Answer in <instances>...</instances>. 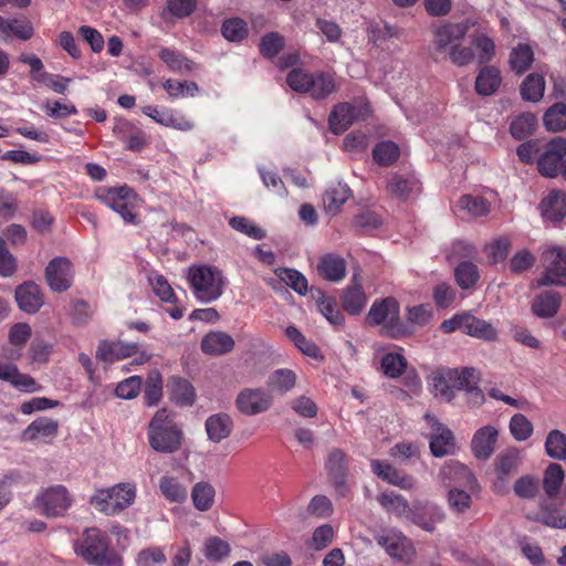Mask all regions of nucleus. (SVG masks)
Here are the masks:
<instances>
[{
	"label": "nucleus",
	"instance_id": "nucleus-9",
	"mask_svg": "<svg viewBox=\"0 0 566 566\" xmlns=\"http://www.w3.org/2000/svg\"><path fill=\"white\" fill-rule=\"evenodd\" d=\"M73 503L72 495L64 485L57 484L43 490L36 496V505L46 517L63 516Z\"/></svg>",
	"mask_w": 566,
	"mask_h": 566
},
{
	"label": "nucleus",
	"instance_id": "nucleus-42",
	"mask_svg": "<svg viewBox=\"0 0 566 566\" xmlns=\"http://www.w3.org/2000/svg\"><path fill=\"white\" fill-rule=\"evenodd\" d=\"M378 503L389 513L398 517H409L411 509L408 501L400 494L384 492L377 497Z\"/></svg>",
	"mask_w": 566,
	"mask_h": 566
},
{
	"label": "nucleus",
	"instance_id": "nucleus-12",
	"mask_svg": "<svg viewBox=\"0 0 566 566\" xmlns=\"http://www.w3.org/2000/svg\"><path fill=\"white\" fill-rule=\"evenodd\" d=\"M45 279L53 292L67 291L73 283V265L67 258L56 256L45 268Z\"/></svg>",
	"mask_w": 566,
	"mask_h": 566
},
{
	"label": "nucleus",
	"instance_id": "nucleus-47",
	"mask_svg": "<svg viewBox=\"0 0 566 566\" xmlns=\"http://www.w3.org/2000/svg\"><path fill=\"white\" fill-rule=\"evenodd\" d=\"M536 124L534 114L523 113L512 120L510 132L514 138L524 139L534 133Z\"/></svg>",
	"mask_w": 566,
	"mask_h": 566
},
{
	"label": "nucleus",
	"instance_id": "nucleus-7",
	"mask_svg": "<svg viewBox=\"0 0 566 566\" xmlns=\"http://www.w3.org/2000/svg\"><path fill=\"white\" fill-rule=\"evenodd\" d=\"M542 262L544 273L532 284L533 287L548 285L566 286V249L553 247L546 250L543 252Z\"/></svg>",
	"mask_w": 566,
	"mask_h": 566
},
{
	"label": "nucleus",
	"instance_id": "nucleus-15",
	"mask_svg": "<svg viewBox=\"0 0 566 566\" xmlns=\"http://www.w3.org/2000/svg\"><path fill=\"white\" fill-rule=\"evenodd\" d=\"M499 430L491 424L484 426L475 431L471 440V450L479 460H488L495 450Z\"/></svg>",
	"mask_w": 566,
	"mask_h": 566
},
{
	"label": "nucleus",
	"instance_id": "nucleus-13",
	"mask_svg": "<svg viewBox=\"0 0 566 566\" xmlns=\"http://www.w3.org/2000/svg\"><path fill=\"white\" fill-rule=\"evenodd\" d=\"M272 401V396L264 389L245 388L238 394L235 405L243 415L253 416L266 411Z\"/></svg>",
	"mask_w": 566,
	"mask_h": 566
},
{
	"label": "nucleus",
	"instance_id": "nucleus-25",
	"mask_svg": "<svg viewBox=\"0 0 566 566\" xmlns=\"http://www.w3.org/2000/svg\"><path fill=\"white\" fill-rule=\"evenodd\" d=\"M462 333L482 339L484 342H494L497 338L496 328L490 323L470 313H464Z\"/></svg>",
	"mask_w": 566,
	"mask_h": 566
},
{
	"label": "nucleus",
	"instance_id": "nucleus-4",
	"mask_svg": "<svg viewBox=\"0 0 566 566\" xmlns=\"http://www.w3.org/2000/svg\"><path fill=\"white\" fill-rule=\"evenodd\" d=\"M289 86L297 93H308L315 99H324L336 91L334 77L324 72L308 73L293 69L286 77Z\"/></svg>",
	"mask_w": 566,
	"mask_h": 566
},
{
	"label": "nucleus",
	"instance_id": "nucleus-45",
	"mask_svg": "<svg viewBox=\"0 0 566 566\" xmlns=\"http://www.w3.org/2000/svg\"><path fill=\"white\" fill-rule=\"evenodd\" d=\"M159 489L169 502L181 503L187 499V489L176 478L163 476L159 481Z\"/></svg>",
	"mask_w": 566,
	"mask_h": 566
},
{
	"label": "nucleus",
	"instance_id": "nucleus-62",
	"mask_svg": "<svg viewBox=\"0 0 566 566\" xmlns=\"http://www.w3.org/2000/svg\"><path fill=\"white\" fill-rule=\"evenodd\" d=\"M229 224L235 231L241 232L254 240H261L265 237V231L251 222L245 217H233L230 219Z\"/></svg>",
	"mask_w": 566,
	"mask_h": 566
},
{
	"label": "nucleus",
	"instance_id": "nucleus-10",
	"mask_svg": "<svg viewBox=\"0 0 566 566\" xmlns=\"http://www.w3.org/2000/svg\"><path fill=\"white\" fill-rule=\"evenodd\" d=\"M368 111V105L363 101L339 103L329 115V129L336 135L342 134L347 130L354 122L365 118Z\"/></svg>",
	"mask_w": 566,
	"mask_h": 566
},
{
	"label": "nucleus",
	"instance_id": "nucleus-3",
	"mask_svg": "<svg viewBox=\"0 0 566 566\" xmlns=\"http://www.w3.org/2000/svg\"><path fill=\"white\" fill-rule=\"evenodd\" d=\"M369 325L382 326L381 333L391 338L406 335L407 329L400 321L399 303L395 297L376 300L366 316Z\"/></svg>",
	"mask_w": 566,
	"mask_h": 566
},
{
	"label": "nucleus",
	"instance_id": "nucleus-44",
	"mask_svg": "<svg viewBox=\"0 0 566 566\" xmlns=\"http://www.w3.org/2000/svg\"><path fill=\"white\" fill-rule=\"evenodd\" d=\"M546 454L558 461L566 460V434L558 429L548 432L545 440Z\"/></svg>",
	"mask_w": 566,
	"mask_h": 566
},
{
	"label": "nucleus",
	"instance_id": "nucleus-2",
	"mask_svg": "<svg viewBox=\"0 0 566 566\" xmlns=\"http://www.w3.org/2000/svg\"><path fill=\"white\" fill-rule=\"evenodd\" d=\"M147 437L155 451L174 453L180 449L184 433L167 410L161 409L150 420Z\"/></svg>",
	"mask_w": 566,
	"mask_h": 566
},
{
	"label": "nucleus",
	"instance_id": "nucleus-50",
	"mask_svg": "<svg viewBox=\"0 0 566 566\" xmlns=\"http://www.w3.org/2000/svg\"><path fill=\"white\" fill-rule=\"evenodd\" d=\"M285 39L279 32H269L264 34L259 44L260 53L269 59H274L284 48Z\"/></svg>",
	"mask_w": 566,
	"mask_h": 566
},
{
	"label": "nucleus",
	"instance_id": "nucleus-55",
	"mask_svg": "<svg viewBox=\"0 0 566 566\" xmlns=\"http://www.w3.org/2000/svg\"><path fill=\"white\" fill-rule=\"evenodd\" d=\"M205 556L208 560L220 562L230 553V545L227 541L212 536L205 542Z\"/></svg>",
	"mask_w": 566,
	"mask_h": 566
},
{
	"label": "nucleus",
	"instance_id": "nucleus-35",
	"mask_svg": "<svg viewBox=\"0 0 566 566\" xmlns=\"http://www.w3.org/2000/svg\"><path fill=\"white\" fill-rule=\"evenodd\" d=\"M134 191L129 187L99 189L96 198L114 211L123 208V206L134 198Z\"/></svg>",
	"mask_w": 566,
	"mask_h": 566
},
{
	"label": "nucleus",
	"instance_id": "nucleus-36",
	"mask_svg": "<svg viewBox=\"0 0 566 566\" xmlns=\"http://www.w3.org/2000/svg\"><path fill=\"white\" fill-rule=\"evenodd\" d=\"M501 82V74L496 67L484 66L476 76L475 90L478 94L488 96L499 88Z\"/></svg>",
	"mask_w": 566,
	"mask_h": 566
},
{
	"label": "nucleus",
	"instance_id": "nucleus-48",
	"mask_svg": "<svg viewBox=\"0 0 566 566\" xmlns=\"http://www.w3.org/2000/svg\"><path fill=\"white\" fill-rule=\"evenodd\" d=\"M216 491L213 486L207 482H198L191 491L193 505L199 511H208L214 500Z\"/></svg>",
	"mask_w": 566,
	"mask_h": 566
},
{
	"label": "nucleus",
	"instance_id": "nucleus-18",
	"mask_svg": "<svg viewBox=\"0 0 566 566\" xmlns=\"http://www.w3.org/2000/svg\"><path fill=\"white\" fill-rule=\"evenodd\" d=\"M454 369V381L457 385V390H464L474 403H482L484 400V395L479 388L480 373L478 369L474 367H462Z\"/></svg>",
	"mask_w": 566,
	"mask_h": 566
},
{
	"label": "nucleus",
	"instance_id": "nucleus-32",
	"mask_svg": "<svg viewBox=\"0 0 566 566\" xmlns=\"http://www.w3.org/2000/svg\"><path fill=\"white\" fill-rule=\"evenodd\" d=\"M57 421L41 417L33 420L23 431L22 437L24 440L33 441L40 438H53L57 433Z\"/></svg>",
	"mask_w": 566,
	"mask_h": 566
},
{
	"label": "nucleus",
	"instance_id": "nucleus-5",
	"mask_svg": "<svg viewBox=\"0 0 566 566\" xmlns=\"http://www.w3.org/2000/svg\"><path fill=\"white\" fill-rule=\"evenodd\" d=\"M188 277L196 297L201 302L210 303L223 293L224 277L214 266H192L189 269Z\"/></svg>",
	"mask_w": 566,
	"mask_h": 566
},
{
	"label": "nucleus",
	"instance_id": "nucleus-41",
	"mask_svg": "<svg viewBox=\"0 0 566 566\" xmlns=\"http://www.w3.org/2000/svg\"><path fill=\"white\" fill-rule=\"evenodd\" d=\"M350 189L346 184L337 182L331 186L324 193L323 202L325 209L331 213H336L339 208L348 200Z\"/></svg>",
	"mask_w": 566,
	"mask_h": 566
},
{
	"label": "nucleus",
	"instance_id": "nucleus-14",
	"mask_svg": "<svg viewBox=\"0 0 566 566\" xmlns=\"http://www.w3.org/2000/svg\"><path fill=\"white\" fill-rule=\"evenodd\" d=\"M424 419L432 430L430 439L431 453L437 458L452 453L454 450V438L451 430L430 413H426Z\"/></svg>",
	"mask_w": 566,
	"mask_h": 566
},
{
	"label": "nucleus",
	"instance_id": "nucleus-38",
	"mask_svg": "<svg viewBox=\"0 0 566 566\" xmlns=\"http://www.w3.org/2000/svg\"><path fill=\"white\" fill-rule=\"evenodd\" d=\"M534 62V53L530 45L518 43L510 53V66L516 74L528 71Z\"/></svg>",
	"mask_w": 566,
	"mask_h": 566
},
{
	"label": "nucleus",
	"instance_id": "nucleus-60",
	"mask_svg": "<svg viewBox=\"0 0 566 566\" xmlns=\"http://www.w3.org/2000/svg\"><path fill=\"white\" fill-rule=\"evenodd\" d=\"M406 365V358L400 354L389 353L381 359V369L384 374L390 378L400 376L403 373Z\"/></svg>",
	"mask_w": 566,
	"mask_h": 566
},
{
	"label": "nucleus",
	"instance_id": "nucleus-37",
	"mask_svg": "<svg viewBox=\"0 0 566 566\" xmlns=\"http://www.w3.org/2000/svg\"><path fill=\"white\" fill-rule=\"evenodd\" d=\"M545 92L544 76L538 73L528 74L520 86V93L524 101L536 103L541 101Z\"/></svg>",
	"mask_w": 566,
	"mask_h": 566
},
{
	"label": "nucleus",
	"instance_id": "nucleus-49",
	"mask_svg": "<svg viewBox=\"0 0 566 566\" xmlns=\"http://www.w3.org/2000/svg\"><path fill=\"white\" fill-rule=\"evenodd\" d=\"M454 275L458 285L463 290L473 287L480 277L478 266L470 261L461 262L455 268Z\"/></svg>",
	"mask_w": 566,
	"mask_h": 566
},
{
	"label": "nucleus",
	"instance_id": "nucleus-58",
	"mask_svg": "<svg viewBox=\"0 0 566 566\" xmlns=\"http://www.w3.org/2000/svg\"><path fill=\"white\" fill-rule=\"evenodd\" d=\"M223 36L231 42H239L248 35L247 23L240 18L229 19L222 24Z\"/></svg>",
	"mask_w": 566,
	"mask_h": 566
},
{
	"label": "nucleus",
	"instance_id": "nucleus-23",
	"mask_svg": "<svg viewBox=\"0 0 566 566\" xmlns=\"http://www.w3.org/2000/svg\"><path fill=\"white\" fill-rule=\"evenodd\" d=\"M407 518L422 530L432 532L436 525L444 520V512L437 505L426 504L422 507L411 510Z\"/></svg>",
	"mask_w": 566,
	"mask_h": 566
},
{
	"label": "nucleus",
	"instance_id": "nucleus-29",
	"mask_svg": "<svg viewBox=\"0 0 566 566\" xmlns=\"http://www.w3.org/2000/svg\"><path fill=\"white\" fill-rule=\"evenodd\" d=\"M317 272L319 276L327 281L338 282L346 275V262L342 256L326 254L321 258Z\"/></svg>",
	"mask_w": 566,
	"mask_h": 566
},
{
	"label": "nucleus",
	"instance_id": "nucleus-30",
	"mask_svg": "<svg viewBox=\"0 0 566 566\" xmlns=\"http://www.w3.org/2000/svg\"><path fill=\"white\" fill-rule=\"evenodd\" d=\"M562 296L554 291H545L538 294L533 304L532 312L544 318H549L556 315L560 306Z\"/></svg>",
	"mask_w": 566,
	"mask_h": 566
},
{
	"label": "nucleus",
	"instance_id": "nucleus-46",
	"mask_svg": "<svg viewBox=\"0 0 566 566\" xmlns=\"http://www.w3.org/2000/svg\"><path fill=\"white\" fill-rule=\"evenodd\" d=\"M543 122L551 132L566 129V104L555 103L544 114Z\"/></svg>",
	"mask_w": 566,
	"mask_h": 566
},
{
	"label": "nucleus",
	"instance_id": "nucleus-26",
	"mask_svg": "<svg viewBox=\"0 0 566 566\" xmlns=\"http://www.w3.org/2000/svg\"><path fill=\"white\" fill-rule=\"evenodd\" d=\"M440 475L444 480L453 482V488L464 486L473 489L476 480L471 470L459 462H449L440 471Z\"/></svg>",
	"mask_w": 566,
	"mask_h": 566
},
{
	"label": "nucleus",
	"instance_id": "nucleus-54",
	"mask_svg": "<svg viewBox=\"0 0 566 566\" xmlns=\"http://www.w3.org/2000/svg\"><path fill=\"white\" fill-rule=\"evenodd\" d=\"M459 207L472 217H483L490 212V203L479 196H462L459 200Z\"/></svg>",
	"mask_w": 566,
	"mask_h": 566
},
{
	"label": "nucleus",
	"instance_id": "nucleus-64",
	"mask_svg": "<svg viewBox=\"0 0 566 566\" xmlns=\"http://www.w3.org/2000/svg\"><path fill=\"white\" fill-rule=\"evenodd\" d=\"M448 504L457 513H463L471 506V495L459 488H451L448 493Z\"/></svg>",
	"mask_w": 566,
	"mask_h": 566
},
{
	"label": "nucleus",
	"instance_id": "nucleus-24",
	"mask_svg": "<svg viewBox=\"0 0 566 566\" xmlns=\"http://www.w3.org/2000/svg\"><path fill=\"white\" fill-rule=\"evenodd\" d=\"M387 190L392 197L399 200H407L412 195L419 192L420 185L413 175L395 174L387 184Z\"/></svg>",
	"mask_w": 566,
	"mask_h": 566
},
{
	"label": "nucleus",
	"instance_id": "nucleus-27",
	"mask_svg": "<svg viewBox=\"0 0 566 566\" xmlns=\"http://www.w3.org/2000/svg\"><path fill=\"white\" fill-rule=\"evenodd\" d=\"M234 347V339L229 334L217 331L208 333L201 340V349L208 355H224Z\"/></svg>",
	"mask_w": 566,
	"mask_h": 566
},
{
	"label": "nucleus",
	"instance_id": "nucleus-59",
	"mask_svg": "<svg viewBox=\"0 0 566 566\" xmlns=\"http://www.w3.org/2000/svg\"><path fill=\"white\" fill-rule=\"evenodd\" d=\"M163 86L171 98L195 96L199 91L197 83L188 81L174 82L172 80H167Z\"/></svg>",
	"mask_w": 566,
	"mask_h": 566
},
{
	"label": "nucleus",
	"instance_id": "nucleus-31",
	"mask_svg": "<svg viewBox=\"0 0 566 566\" xmlns=\"http://www.w3.org/2000/svg\"><path fill=\"white\" fill-rule=\"evenodd\" d=\"M170 398L180 406H191L196 399L192 385L180 377H171L167 384Z\"/></svg>",
	"mask_w": 566,
	"mask_h": 566
},
{
	"label": "nucleus",
	"instance_id": "nucleus-17",
	"mask_svg": "<svg viewBox=\"0 0 566 566\" xmlns=\"http://www.w3.org/2000/svg\"><path fill=\"white\" fill-rule=\"evenodd\" d=\"M14 297L19 308L28 314L36 313L44 304L43 294L34 282H24L17 286Z\"/></svg>",
	"mask_w": 566,
	"mask_h": 566
},
{
	"label": "nucleus",
	"instance_id": "nucleus-51",
	"mask_svg": "<svg viewBox=\"0 0 566 566\" xmlns=\"http://www.w3.org/2000/svg\"><path fill=\"white\" fill-rule=\"evenodd\" d=\"M163 396V379L157 369L148 373L145 386L144 398L148 406H154L159 402Z\"/></svg>",
	"mask_w": 566,
	"mask_h": 566
},
{
	"label": "nucleus",
	"instance_id": "nucleus-16",
	"mask_svg": "<svg viewBox=\"0 0 566 566\" xmlns=\"http://www.w3.org/2000/svg\"><path fill=\"white\" fill-rule=\"evenodd\" d=\"M370 468L373 473L379 479L402 490H410L415 485L412 476L406 474L401 470H398L388 462L375 459L370 461Z\"/></svg>",
	"mask_w": 566,
	"mask_h": 566
},
{
	"label": "nucleus",
	"instance_id": "nucleus-21",
	"mask_svg": "<svg viewBox=\"0 0 566 566\" xmlns=\"http://www.w3.org/2000/svg\"><path fill=\"white\" fill-rule=\"evenodd\" d=\"M455 369L449 367L438 368L431 374L433 395L446 401L455 397L457 385L454 381Z\"/></svg>",
	"mask_w": 566,
	"mask_h": 566
},
{
	"label": "nucleus",
	"instance_id": "nucleus-11",
	"mask_svg": "<svg viewBox=\"0 0 566 566\" xmlns=\"http://www.w3.org/2000/svg\"><path fill=\"white\" fill-rule=\"evenodd\" d=\"M566 156V138L557 137L551 140L545 151L537 159L538 171L549 178L563 174Z\"/></svg>",
	"mask_w": 566,
	"mask_h": 566
},
{
	"label": "nucleus",
	"instance_id": "nucleus-34",
	"mask_svg": "<svg viewBox=\"0 0 566 566\" xmlns=\"http://www.w3.org/2000/svg\"><path fill=\"white\" fill-rule=\"evenodd\" d=\"M543 214L552 221H559L566 216V193L553 190L542 201Z\"/></svg>",
	"mask_w": 566,
	"mask_h": 566
},
{
	"label": "nucleus",
	"instance_id": "nucleus-28",
	"mask_svg": "<svg viewBox=\"0 0 566 566\" xmlns=\"http://www.w3.org/2000/svg\"><path fill=\"white\" fill-rule=\"evenodd\" d=\"M205 427L209 440L218 443L231 434L233 421L227 413H216L208 417Z\"/></svg>",
	"mask_w": 566,
	"mask_h": 566
},
{
	"label": "nucleus",
	"instance_id": "nucleus-19",
	"mask_svg": "<svg viewBox=\"0 0 566 566\" xmlns=\"http://www.w3.org/2000/svg\"><path fill=\"white\" fill-rule=\"evenodd\" d=\"M378 545L394 558L407 562L411 558L413 549L409 539L398 532H389L377 538Z\"/></svg>",
	"mask_w": 566,
	"mask_h": 566
},
{
	"label": "nucleus",
	"instance_id": "nucleus-1",
	"mask_svg": "<svg viewBox=\"0 0 566 566\" xmlns=\"http://www.w3.org/2000/svg\"><path fill=\"white\" fill-rule=\"evenodd\" d=\"M469 31L467 23H446L434 32L433 44L436 50L448 56L458 66H464L474 59L471 48L463 46L462 41Z\"/></svg>",
	"mask_w": 566,
	"mask_h": 566
},
{
	"label": "nucleus",
	"instance_id": "nucleus-6",
	"mask_svg": "<svg viewBox=\"0 0 566 566\" xmlns=\"http://www.w3.org/2000/svg\"><path fill=\"white\" fill-rule=\"evenodd\" d=\"M75 553L87 563L97 566H115L120 559L109 554L107 536L97 528L86 530L80 543L74 545Z\"/></svg>",
	"mask_w": 566,
	"mask_h": 566
},
{
	"label": "nucleus",
	"instance_id": "nucleus-53",
	"mask_svg": "<svg viewBox=\"0 0 566 566\" xmlns=\"http://www.w3.org/2000/svg\"><path fill=\"white\" fill-rule=\"evenodd\" d=\"M399 155L400 150L398 145L388 140L378 143L373 150L375 161L381 166L394 164Z\"/></svg>",
	"mask_w": 566,
	"mask_h": 566
},
{
	"label": "nucleus",
	"instance_id": "nucleus-20",
	"mask_svg": "<svg viewBox=\"0 0 566 566\" xmlns=\"http://www.w3.org/2000/svg\"><path fill=\"white\" fill-rule=\"evenodd\" d=\"M325 468L328 471L338 493L344 496L347 491V461L345 452L340 449H333L327 457Z\"/></svg>",
	"mask_w": 566,
	"mask_h": 566
},
{
	"label": "nucleus",
	"instance_id": "nucleus-57",
	"mask_svg": "<svg viewBox=\"0 0 566 566\" xmlns=\"http://www.w3.org/2000/svg\"><path fill=\"white\" fill-rule=\"evenodd\" d=\"M510 431L515 440L525 441L533 433V424L524 415L515 413L510 420Z\"/></svg>",
	"mask_w": 566,
	"mask_h": 566
},
{
	"label": "nucleus",
	"instance_id": "nucleus-33",
	"mask_svg": "<svg viewBox=\"0 0 566 566\" xmlns=\"http://www.w3.org/2000/svg\"><path fill=\"white\" fill-rule=\"evenodd\" d=\"M106 490L112 494L115 515L129 507L136 497V488L133 483H118Z\"/></svg>",
	"mask_w": 566,
	"mask_h": 566
},
{
	"label": "nucleus",
	"instance_id": "nucleus-22",
	"mask_svg": "<svg viewBox=\"0 0 566 566\" xmlns=\"http://www.w3.org/2000/svg\"><path fill=\"white\" fill-rule=\"evenodd\" d=\"M137 352L135 344H124L122 342L102 340L96 350V358L105 363H114L129 357Z\"/></svg>",
	"mask_w": 566,
	"mask_h": 566
},
{
	"label": "nucleus",
	"instance_id": "nucleus-61",
	"mask_svg": "<svg viewBox=\"0 0 566 566\" xmlns=\"http://www.w3.org/2000/svg\"><path fill=\"white\" fill-rule=\"evenodd\" d=\"M285 334L303 354L310 357L317 356L318 347L308 340L295 326H289Z\"/></svg>",
	"mask_w": 566,
	"mask_h": 566
},
{
	"label": "nucleus",
	"instance_id": "nucleus-40",
	"mask_svg": "<svg viewBox=\"0 0 566 566\" xmlns=\"http://www.w3.org/2000/svg\"><path fill=\"white\" fill-rule=\"evenodd\" d=\"M367 303V297L359 284L348 286L342 295V304L344 310L350 315L359 314Z\"/></svg>",
	"mask_w": 566,
	"mask_h": 566
},
{
	"label": "nucleus",
	"instance_id": "nucleus-52",
	"mask_svg": "<svg viewBox=\"0 0 566 566\" xmlns=\"http://www.w3.org/2000/svg\"><path fill=\"white\" fill-rule=\"evenodd\" d=\"M536 521L554 528H566V511L551 509L546 503H542Z\"/></svg>",
	"mask_w": 566,
	"mask_h": 566
},
{
	"label": "nucleus",
	"instance_id": "nucleus-39",
	"mask_svg": "<svg viewBox=\"0 0 566 566\" xmlns=\"http://www.w3.org/2000/svg\"><path fill=\"white\" fill-rule=\"evenodd\" d=\"M297 376L292 369L280 368L269 376L268 386L273 392L284 395L294 388Z\"/></svg>",
	"mask_w": 566,
	"mask_h": 566
},
{
	"label": "nucleus",
	"instance_id": "nucleus-63",
	"mask_svg": "<svg viewBox=\"0 0 566 566\" xmlns=\"http://www.w3.org/2000/svg\"><path fill=\"white\" fill-rule=\"evenodd\" d=\"M513 490L521 499H534L538 492V481L532 475H523L514 482Z\"/></svg>",
	"mask_w": 566,
	"mask_h": 566
},
{
	"label": "nucleus",
	"instance_id": "nucleus-56",
	"mask_svg": "<svg viewBox=\"0 0 566 566\" xmlns=\"http://www.w3.org/2000/svg\"><path fill=\"white\" fill-rule=\"evenodd\" d=\"M277 276L291 289L301 295H305L307 292V280L298 271L294 269H279L276 271Z\"/></svg>",
	"mask_w": 566,
	"mask_h": 566
},
{
	"label": "nucleus",
	"instance_id": "nucleus-8",
	"mask_svg": "<svg viewBox=\"0 0 566 566\" xmlns=\"http://www.w3.org/2000/svg\"><path fill=\"white\" fill-rule=\"evenodd\" d=\"M522 461V450L516 447H509L495 457L493 480V490L495 493L506 494L509 492L510 479L517 472Z\"/></svg>",
	"mask_w": 566,
	"mask_h": 566
},
{
	"label": "nucleus",
	"instance_id": "nucleus-43",
	"mask_svg": "<svg viewBox=\"0 0 566 566\" xmlns=\"http://www.w3.org/2000/svg\"><path fill=\"white\" fill-rule=\"evenodd\" d=\"M564 479L565 472L560 464H548L545 469L543 479V488L548 497L553 499L558 494Z\"/></svg>",
	"mask_w": 566,
	"mask_h": 566
}]
</instances>
